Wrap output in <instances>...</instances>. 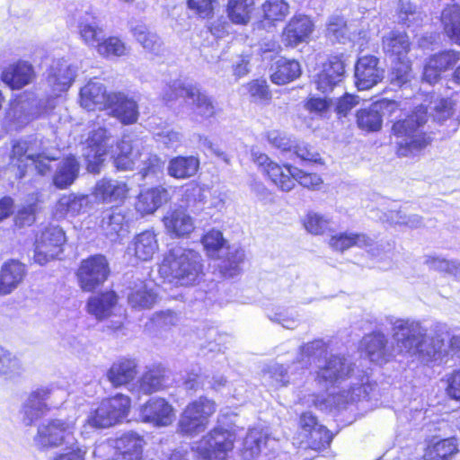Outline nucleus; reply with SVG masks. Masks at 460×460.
<instances>
[{
	"label": "nucleus",
	"instance_id": "f257e3e1",
	"mask_svg": "<svg viewBox=\"0 0 460 460\" xmlns=\"http://www.w3.org/2000/svg\"><path fill=\"white\" fill-rule=\"evenodd\" d=\"M388 321L394 345L390 344L386 335L379 331L366 335L361 341L372 362L385 363L395 354L417 358L425 364L439 358L442 341L429 338L427 330L419 322L394 317Z\"/></svg>",
	"mask_w": 460,
	"mask_h": 460
},
{
	"label": "nucleus",
	"instance_id": "f03ea898",
	"mask_svg": "<svg viewBox=\"0 0 460 460\" xmlns=\"http://www.w3.org/2000/svg\"><path fill=\"white\" fill-rule=\"evenodd\" d=\"M314 381L320 388L341 386V391L332 395V401L337 406L366 399L372 385L367 374H354L353 363L344 356L333 355L318 366Z\"/></svg>",
	"mask_w": 460,
	"mask_h": 460
},
{
	"label": "nucleus",
	"instance_id": "7ed1b4c3",
	"mask_svg": "<svg viewBox=\"0 0 460 460\" xmlns=\"http://www.w3.org/2000/svg\"><path fill=\"white\" fill-rule=\"evenodd\" d=\"M202 261L198 252L176 246L165 254L159 267V273L175 285L192 286L202 279Z\"/></svg>",
	"mask_w": 460,
	"mask_h": 460
},
{
	"label": "nucleus",
	"instance_id": "20e7f679",
	"mask_svg": "<svg viewBox=\"0 0 460 460\" xmlns=\"http://www.w3.org/2000/svg\"><path fill=\"white\" fill-rule=\"evenodd\" d=\"M427 120L428 110L421 105L405 119L394 123L392 132L399 156H415L429 145L430 138L424 131Z\"/></svg>",
	"mask_w": 460,
	"mask_h": 460
},
{
	"label": "nucleus",
	"instance_id": "39448f33",
	"mask_svg": "<svg viewBox=\"0 0 460 460\" xmlns=\"http://www.w3.org/2000/svg\"><path fill=\"white\" fill-rule=\"evenodd\" d=\"M78 67L65 58L52 61L46 78L51 94L46 100L31 102V118L39 117L48 113L56 107V99L62 93L66 92L77 75Z\"/></svg>",
	"mask_w": 460,
	"mask_h": 460
},
{
	"label": "nucleus",
	"instance_id": "423d86ee",
	"mask_svg": "<svg viewBox=\"0 0 460 460\" xmlns=\"http://www.w3.org/2000/svg\"><path fill=\"white\" fill-rule=\"evenodd\" d=\"M130 405V398L121 394L103 400L87 417L82 433H89L88 429H106L121 422L128 417Z\"/></svg>",
	"mask_w": 460,
	"mask_h": 460
},
{
	"label": "nucleus",
	"instance_id": "0eeeda50",
	"mask_svg": "<svg viewBox=\"0 0 460 460\" xmlns=\"http://www.w3.org/2000/svg\"><path fill=\"white\" fill-rule=\"evenodd\" d=\"M118 154L114 158V164L118 170L127 171L138 169L142 178L156 175L164 168V162L155 155L148 153L140 154L134 150L128 140L122 139L117 146Z\"/></svg>",
	"mask_w": 460,
	"mask_h": 460
},
{
	"label": "nucleus",
	"instance_id": "6e6552de",
	"mask_svg": "<svg viewBox=\"0 0 460 460\" xmlns=\"http://www.w3.org/2000/svg\"><path fill=\"white\" fill-rule=\"evenodd\" d=\"M216 411V402L205 396L189 402L181 413L178 431L189 437L204 432Z\"/></svg>",
	"mask_w": 460,
	"mask_h": 460
},
{
	"label": "nucleus",
	"instance_id": "1a4fd4ad",
	"mask_svg": "<svg viewBox=\"0 0 460 460\" xmlns=\"http://www.w3.org/2000/svg\"><path fill=\"white\" fill-rule=\"evenodd\" d=\"M144 440L134 432H128L115 439L96 446L93 454L107 460H137L141 457Z\"/></svg>",
	"mask_w": 460,
	"mask_h": 460
},
{
	"label": "nucleus",
	"instance_id": "9d476101",
	"mask_svg": "<svg viewBox=\"0 0 460 460\" xmlns=\"http://www.w3.org/2000/svg\"><path fill=\"white\" fill-rule=\"evenodd\" d=\"M75 429V419L54 420L39 429L35 442L42 447L65 446L73 448L77 443L74 436Z\"/></svg>",
	"mask_w": 460,
	"mask_h": 460
},
{
	"label": "nucleus",
	"instance_id": "9b49d317",
	"mask_svg": "<svg viewBox=\"0 0 460 460\" xmlns=\"http://www.w3.org/2000/svg\"><path fill=\"white\" fill-rule=\"evenodd\" d=\"M234 435L227 429L215 428L204 436L197 452L204 460H224L234 447Z\"/></svg>",
	"mask_w": 460,
	"mask_h": 460
},
{
	"label": "nucleus",
	"instance_id": "f8f14e48",
	"mask_svg": "<svg viewBox=\"0 0 460 460\" xmlns=\"http://www.w3.org/2000/svg\"><path fill=\"white\" fill-rule=\"evenodd\" d=\"M66 243L65 232L57 226L45 227L36 234L34 260L40 265H44L49 261L58 256L62 252V246Z\"/></svg>",
	"mask_w": 460,
	"mask_h": 460
},
{
	"label": "nucleus",
	"instance_id": "ddd939ff",
	"mask_svg": "<svg viewBox=\"0 0 460 460\" xmlns=\"http://www.w3.org/2000/svg\"><path fill=\"white\" fill-rule=\"evenodd\" d=\"M115 139L106 128H99L89 135L84 155L87 162L89 172L99 173L104 161V156L113 146Z\"/></svg>",
	"mask_w": 460,
	"mask_h": 460
},
{
	"label": "nucleus",
	"instance_id": "4468645a",
	"mask_svg": "<svg viewBox=\"0 0 460 460\" xmlns=\"http://www.w3.org/2000/svg\"><path fill=\"white\" fill-rule=\"evenodd\" d=\"M109 272L108 261L104 256H91L84 260L78 269L79 285L84 291H93L106 280Z\"/></svg>",
	"mask_w": 460,
	"mask_h": 460
},
{
	"label": "nucleus",
	"instance_id": "2eb2a0df",
	"mask_svg": "<svg viewBox=\"0 0 460 460\" xmlns=\"http://www.w3.org/2000/svg\"><path fill=\"white\" fill-rule=\"evenodd\" d=\"M399 109L395 101L383 99L368 108L361 109L357 112V124L359 128L370 131H378L382 127L383 117L392 115Z\"/></svg>",
	"mask_w": 460,
	"mask_h": 460
},
{
	"label": "nucleus",
	"instance_id": "dca6fc26",
	"mask_svg": "<svg viewBox=\"0 0 460 460\" xmlns=\"http://www.w3.org/2000/svg\"><path fill=\"white\" fill-rule=\"evenodd\" d=\"M140 418L144 422L155 427H166L173 422L175 410L165 399L154 397L141 407Z\"/></svg>",
	"mask_w": 460,
	"mask_h": 460
},
{
	"label": "nucleus",
	"instance_id": "f3484780",
	"mask_svg": "<svg viewBox=\"0 0 460 460\" xmlns=\"http://www.w3.org/2000/svg\"><path fill=\"white\" fill-rule=\"evenodd\" d=\"M105 110L125 125L136 123L139 115L137 102L122 92L110 93Z\"/></svg>",
	"mask_w": 460,
	"mask_h": 460
},
{
	"label": "nucleus",
	"instance_id": "a211bd4d",
	"mask_svg": "<svg viewBox=\"0 0 460 460\" xmlns=\"http://www.w3.org/2000/svg\"><path fill=\"white\" fill-rule=\"evenodd\" d=\"M356 86L358 90H367L384 78V70L378 66V59L374 56L359 58L355 66Z\"/></svg>",
	"mask_w": 460,
	"mask_h": 460
},
{
	"label": "nucleus",
	"instance_id": "6ab92c4d",
	"mask_svg": "<svg viewBox=\"0 0 460 460\" xmlns=\"http://www.w3.org/2000/svg\"><path fill=\"white\" fill-rule=\"evenodd\" d=\"M170 199L169 189L164 186L149 188L138 194L135 208L141 216L151 215Z\"/></svg>",
	"mask_w": 460,
	"mask_h": 460
},
{
	"label": "nucleus",
	"instance_id": "aec40b11",
	"mask_svg": "<svg viewBox=\"0 0 460 460\" xmlns=\"http://www.w3.org/2000/svg\"><path fill=\"white\" fill-rule=\"evenodd\" d=\"M459 59V54L454 50H447L431 56L424 66L423 80L430 84H435L439 79L440 75L456 65Z\"/></svg>",
	"mask_w": 460,
	"mask_h": 460
},
{
	"label": "nucleus",
	"instance_id": "412c9836",
	"mask_svg": "<svg viewBox=\"0 0 460 460\" xmlns=\"http://www.w3.org/2000/svg\"><path fill=\"white\" fill-rule=\"evenodd\" d=\"M163 222L166 233L172 237H187L195 228L193 218L182 208L168 211Z\"/></svg>",
	"mask_w": 460,
	"mask_h": 460
},
{
	"label": "nucleus",
	"instance_id": "4be33fe9",
	"mask_svg": "<svg viewBox=\"0 0 460 460\" xmlns=\"http://www.w3.org/2000/svg\"><path fill=\"white\" fill-rule=\"evenodd\" d=\"M109 97L105 85L97 80H90L80 91L81 106L88 111L105 110Z\"/></svg>",
	"mask_w": 460,
	"mask_h": 460
},
{
	"label": "nucleus",
	"instance_id": "5701e85b",
	"mask_svg": "<svg viewBox=\"0 0 460 460\" xmlns=\"http://www.w3.org/2000/svg\"><path fill=\"white\" fill-rule=\"evenodd\" d=\"M314 23L306 15H295L287 24L284 32V41L292 47L305 42L314 31Z\"/></svg>",
	"mask_w": 460,
	"mask_h": 460
},
{
	"label": "nucleus",
	"instance_id": "b1692460",
	"mask_svg": "<svg viewBox=\"0 0 460 460\" xmlns=\"http://www.w3.org/2000/svg\"><path fill=\"white\" fill-rule=\"evenodd\" d=\"M128 190L124 181L102 178L96 182L93 195L99 201L111 203L125 199Z\"/></svg>",
	"mask_w": 460,
	"mask_h": 460
},
{
	"label": "nucleus",
	"instance_id": "393cba45",
	"mask_svg": "<svg viewBox=\"0 0 460 460\" xmlns=\"http://www.w3.org/2000/svg\"><path fill=\"white\" fill-rule=\"evenodd\" d=\"M344 72L343 62L336 57L331 58L316 76L314 81L316 89L323 93L332 91L342 81Z\"/></svg>",
	"mask_w": 460,
	"mask_h": 460
},
{
	"label": "nucleus",
	"instance_id": "a878e982",
	"mask_svg": "<svg viewBox=\"0 0 460 460\" xmlns=\"http://www.w3.org/2000/svg\"><path fill=\"white\" fill-rule=\"evenodd\" d=\"M137 373V362L134 358H122L115 361L107 372V378L115 386L131 382Z\"/></svg>",
	"mask_w": 460,
	"mask_h": 460
},
{
	"label": "nucleus",
	"instance_id": "bb28decb",
	"mask_svg": "<svg viewBox=\"0 0 460 460\" xmlns=\"http://www.w3.org/2000/svg\"><path fill=\"white\" fill-rule=\"evenodd\" d=\"M77 29L81 40L89 47L96 49L104 38L102 28L99 25L97 18L92 13H85L80 16Z\"/></svg>",
	"mask_w": 460,
	"mask_h": 460
},
{
	"label": "nucleus",
	"instance_id": "cd10ccee",
	"mask_svg": "<svg viewBox=\"0 0 460 460\" xmlns=\"http://www.w3.org/2000/svg\"><path fill=\"white\" fill-rule=\"evenodd\" d=\"M24 276V266L17 261H8L0 270V296L10 294Z\"/></svg>",
	"mask_w": 460,
	"mask_h": 460
},
{
	"label": "nucleus",
	"instance_id": "c85d7f7f",
	"mask_svg": "<svg viewBox=\"0 0 460 460\" xmlns=\"http://www.w3.org/2000/svg\"><path fill=\"white\" fill-rule=\"evenodd\" d=\"M199 168V160L193 155L175 156L172 158L167 165L169 176L177 180H185L194 176Z\"/></svg>",
	"mask_w": 460,
	"mask_h": 460
},
{
	"label": "nucleus",
	"instance_id": "c756f323",
	"mask_svg": "<svg viewBox=\"0 0 460 460\" xmlns=\"http://www.w3.org/2000/svg\"><path fill=\"white\" fill-rule=\"evenodd\" d=\"M186 102L192 106L194 112L203 118H211L216 113L212 100L197 85H190L185 89Z\"/></svg>",
	"mask_w": 460,
	"mask_h": 460
},
{
	"label": "nucleus",
	"instance_id": "7c9ffc66",
	"mask_svg": "<svg viewBox=\"0 0 460 460\" xmlns=\"http://www.w3.org/2000/svg\"><path fill=\"white\" fill-rule=\"evenodd\" d=\"M411 43L405 32L391 31L383 37V49L385 54L397 60L406 58Z\"/></svg>",
	"mask_w": 460,
	"mask_h": 460
},
{
	"label": "nucleus",
	"instance_id": "2f4dec72",
	"mask_svg": "<svg viewBox=\"0 0 460 460\" xmlns=\"http://www.w3.org/2000/svg\"><path fill=\"white\" fill-rule=\"evenodd\" d=\"M117 304V296L109 291L93 296L87 303V311L98 320L109 317Z\"/></svg>",
	"mask_w": 460,
	"mask_h": 460
},
{
	"label": "nucleus",
	"instance_id": "473e14b6",
	"mask_svg": "<svg viewBox=\"0 0 460 460\" xmlns=\"http://www.w3.org/2000/svg\"><path fill=\"white\" fill-rule=\"evenodd\" d=\"M266 432L259 429H252L247 433L243 441V456L246 460L257 457L263 448L274 443Z\"/></svg>",
	"mask_w": 460,
	"mask_h": 460
},
{
	"label": "nucleus",
	"instance_id": "72a5a7b5",
	"mask_svg": "<svg viewBox=\"0 0 460 460\" xmlns=\"http://www.w3.org/2000/svg\"><path fill=\"white\" fill-rule=\"evenodd\" d=\"M135 256L141 261H149L158 250L156 235L153 231H144L133 240Z\"/></svg>",
	"mask_w": 460,
	"mask_h": 460
},
{
	"label": "nucleus",
	"instance_id": "f704fd0d",
	"mask_svg": "<svg viewBox=\"0 0 460 460\" xmlns=\"http://www.w3.org/2000/svg\"><path fill=\"white\" fill-rule=\"evenodd\" d=\"M157 295L147 284H137L128 295V302L135 309H149L156 302Z\"/></svg>",
	"mask_w": 460,
	"mask_h": 460
},
{
	"label": "nucleus",
	"instance_id": "c9c22d12",
	"mask_svg": "<svg viewBox=\"0 0 460 460\" xmlns=\"http://www.w3.org/2000/svg\"><path fill=\"white\" fill-rule=\"evenodd\" d=\"M88 196L74 193L63 195L56 204L55 215L57 217H64L66 215L79 214L88 205Z\"/></svg>",
	"mask_w": 460,
	"mask_h": 460
},
{
	"label": "nucleus",
	"instance_id": "e433bc0d",
	"mask_svg": "<svg viewBox=\"0 0 460 460\" xmlns=\"http://www.w3.org/2000/svg\"><path fill=\"white\" fill-rule=\"evenodd\" d=\"M373 240L364 234L343 233L333 235L329 240V245L335 251L344 252L353 246L368 247Z\"/></svg>",
	"mask_w": 460,
	"mask_h": 460
},
{
	"label": "nucleus",
	"instance_id": "4c0bfd02",
	"mask_svg": "<svg viewBox=\"0 0 460 460\" xmlns=\"http://www.w3.org/2000/svg\"><path fill=\"white\" fill-rule=\"evenodd\" d=\"M296 167L284 164L283 166L279 164H272L269 168L266 174L269 179L282 191H289L295 187L294 172Z\"/></svg>",
	"mask_w": 460,
	"mask_h": 460
},
{
	"label": "nucleus",
	"instance_id": "58836bf2",
	"mask_svg": "<svg viewBox=\"0 0 460 460\" xmlns=\"http://www.w3.org/2000/svg\"><path fill=\"white\" fill-rule=\"evenodd\" d=\"M2 81L12 89H20L29 83V66L16 62L5 67L1 75Z\"/></svg>",
	"mask_w": 460,
	"mask_h": 460
},
{
	"label": "nucleus",
	"instance_id": "ea45409f",
	"mask_svg": "<svg viewBox=\"0 0 460 460\" xmlns=\"http://www.w3.org/2000/svg\"><path fill=\"white\" fill-rule=\"evenodd\" d=\"M441 22L447 36L455 43L460 44V5L450 4L441 13Z\"/></svg>",
	"mask_w": 460,
	"mask_h": 460
},
{
	"label": "nucleus",
	"instance_id": "a19ab883",
	"mask_svg": "<svg viewBox=\"0 0 460 460\" xmlns=\"http://www.w3.org/2000/svg\"><path fill=\"white\" fill-rule=\"evenodd\" d=\"M244 251L236 246L227 248L225 258L220 259L217 267L220 273L225 278H233L240 271V264L244 261Z\"/></svg>",
	"mask_w": 460,
	"mask_h": 460
},
{
	"label": "nucleus",
	"instance_id": "79ce46f5",
	"mask_svg": "<svg viewBox=\"0 0 460 460\" xmlns=\"http://www.w3.org/2000/svg\"><path fill=\"white\" fill-rule=\"evenodd\" d=\"M164 370L160 367L150 368L146 371L137 381V392L151 394L164 387Z\"/></svg>",
	"mask_w": 460,
	"mask_h": 460
},
{
	"label": "nucleus",
	"instance_id": "37998d69",
	"mask_svg": "<svg viewBox=\"0 0 460 460\" xmlns=\"http://www.w3.org/2000/svg\"><path fill=\"white\" fill-rule=\"evenodd\" d=\"M126 226L127 219L122 209L115 208L103 213L101 227L107 236L112 238L119 235V233L126 231Z\"/></svg>",
	"mask_w": 460,
	"mask_h": 460
},
{
	"label": "nucleus",
	"instance_id": "c03bdc74",
	"mask_svg": "<svg viewBox=\"0 0 460 460\" xmlns=\"http://www.w3.org/2000/svg\"><path fill=\"white\" fill-rule=\"evenodd\" d=\"M300 74L301 68L297 61L281 58L277 61L270 77L274 84H285L297 78Z\"/></svg>",
	"mask_w": 460,
	"mask_h": 460
},
{
	"label": "nucleus",
	"instance_id": "a18cd8bd",
	"mask_svg": "<svg viewBox=\"0 0 460 460\" xmlns=\"http://www.w3.org/2000/svg\"><path fill=\"white\" fill-rule=\"evenodd\" d=\"M79 171V164L75 157L65 158L60 164L54 176V184L64 189L71 185L76 179Z\"/></svg>",
	"mask_w": 460,
	"mask_h": 460
},
{
	"label": "nucleus",
	"instance_id": "49530a36",
	"mask_svg": "<svg viewBox=\"0 0 460 460\" xmlns=\"http://www.w3.org/2000/svg\"><path fill=\"white\" fill-rule=\"evenodd\" d=\"M457 452V445L454 438L439 440L429 447L424 460H451Z\"/></svg>",
	"mask_w": 460,
	"mask_h": 460
},
{
	"label": "nucleus",
	"instance_id": "de8ad7c7",
	"mask_svg": "<svg viewBox=\"0 0 460 460\" xmlns=\"http://www.w3.org/2000/svg\"><path fill=\"white\" fill-rule=\"evenodd\" d=\"M380 219L391 226H405L411 228H417L422 225V218L419 215L407 214L404 209H390L383 213Z\"/></svg>",
	"mask_w": 460,
	"mask_h": 460
},
{
	"label": "nucleus",
	"instance_id": "09e8293b",
	"mask_svg": "<svg viewBox=\"0 0 460 460\" xmlns=\"http://www.w3.org/2000/svg\"><path fill=\"white\" fill-rule=\"evenodd\" d=\"M262 381L275 389L287 386L290 383L287 369L279 363L270 364L263 369Z\"/></svg>",
	"mask_w": 460,
	"mask_h": 460
},
{
	"label": "nucleus",
	"instance_id": "8fccbe9b",
	"mask_svg": "<svg viewBox=\"0 0 460 460\" xmlns=\"http://www.w3.org/2000/svg\"><path fill=\"white\" fill-rule=\"evenodd\" d=\"M137 41L147 51L157 54L162 49V41L156 33L148 30L146 25L139 24L132 29Z\"/></svg>",
	"mask_w": 460,
	"mask_h": 460
},
{
	"label": "nucleus",
	"instance_id": "3c124183",
	"mask_svg": "<svg viewBox=\"0 0 460 460\" xmlns=\"http://www.w3.org/2000/svg\"><path fill=\"white\" fill-rule=\"evenodd\" d=\"M29 144L25 140L16 141L12 146L10 164L20 172V177L26 174L29 162Z\"/></svg>",
	"mask_w": 460,
	"mask_h": 460
},
{
	"label": "nucleus",
	"instance_id": "603ef678",
	"mask_svg": "<svg viewBox=\"0 0 460 460\" xmlns=\"http://www.w3.org/2000/svg\"><path fill=\"white\" fill-rule=\"evenodd\" d=\"M97 52L104 58H115L127 55L125 43L117 37L103 39L96 48Z\"/></svg>",
	"mask_w": 460,
	"mask_h": 460
},
{
	"label": "nucleus",
	"instance_id": "864d4df0",
	"mask_svg": "<svg viewBox=\"0 0 460 460\" xmlns=\"http://www.w3.org/2000/svg\"><path fill=\"white\" fill-rule=\"evenodd\" d=\"M304 437L307 438L309 447L314 450H321L328 447L332 440V435L323 425L312 428L310 432L305 434Z\"/></svg>",
	"mask_w": 460,
	"mask_h": 460
},
{
	"label": "nucleus",
	"instance_id": "5fc2aeb1",
	"mask_svg": "<svg viewBox=\"0 0 460 460\" xmlns=\"http://www.w3.org/2000/svg\"><path fill=\"white\" fill-rule=\"evenodd\" d=\"M262 10L267 20L282 21L289 13V5L285 0H267Z\"/></svg>",
	"mask_w": 460,
	"mask_h": 460
},
{
	"label": "nucleus",
	"instance_id": "6e6d98bb",
	"mask_svg": "<svg viewBox=\"0 0 460 460\" xmlns=\"http://www.w3.org/2000/svg\"><path fill=\"white\" fill-rule=\"evenodd\" d=\"M227 12L234 23L244 24L249 21L250 5L247 0H228Z\"/></svg>",
	"mask_w": 460,
	"mask_h": 460
},
{
	"label": "nucleus",
	"instance_id": "4d7b16f0",
	"mask_svg": "<svg viewBox=\"0 0 460 460\" xmlns=\"http://www.w3.org/2000/svg\"><path fill=\"white\" fill-rule=\"evenodd\" d=\"M303 225L306 231L312 234H323L330 226V220L326 217L315 212L305 215Z\"/></svg>",
	"mask_w": 460,
	"mask_h": 460
},
{
	"label": "nucleus",
	"instance_id": "13d9d810",
	"mask_svg": "<svg viewBox=\"0 0 460 460\" xmlns=\"http://www.w3.org/2000/svg\"><path fill=\"white\" fill-rule=\"evenodd\" d=\"M296 156L302 161L323 164V161L320 154L308 143L295 139L292 150Z\"/></svg>",
	"mask_w": 460,
	"mask_h": 460
},
{
	"label": "nucleus",
	"instance_id": "bf43d9fd",
	"mask_svg": "<svg viewBox=\"0 0 460 460\" xmlns=\"http://www.w3.org/2000/svg\"><path fill=\"white\" fill-rule=\"evenodd\" d=\"M21 364L12 354L0 347V376L13 377L21 372Z\"/></svg>",
	"mask_w": 460,
	"mask_h": 460
},
{
	"label": "nucleus",
	"instance_id": "052dcab7",
	"mask_svg": "<svg viewBox=\"0 0 460 460\" xmlns=\"http://www.w3.org/2000/svg\"><path fill=\"white\" fill-rule=\"evenodd\" d=\"M225 243L222 233L215 229L208 232L202 238V243L209 256L223 253Z\"/></svg>",
	"mask_w": 460,
	"mask_h": 460
},
{
	"label": "nucleus",
	"instance_id": "680f3d73",
	"mask_svg": "<svg viewBox=\"0 0 460 460\" xmlns=\"http://www.w3.org/2000/svg\"><path fill=\"white\" fill-rule=\"evenodd\" d=\"M266 138L273 147H276L282 152H290L295 143V139H292L285 132L278 129H271L266 132Z\"/></svg>",
	"mask_w": 460,
	"mask_h": 460
},
{
	"label": "nucleus",
	"instance_id": "e2e57ef3",
	"mask_svg": "<svg viewBox=\"0 0 460 460\" xmlns=\"http://www.w3.org/2000/svg\"><path fill=\"white\" fill-rule=\"evenodd\" d=\"M390 81L396 86H402L411 78V65L405 58L394 65L389 75Z\"/></svg>",
	"mask_w": 460,
	"mask_h": 460
},
{
	"label": "nucleus",
	"instance_id": "0e129e2a",
	"mask_svg": "<svg viewBox=\"0 0 460 460\" xmlns=\"http://www.w3.org/2000/svg\"><path fill=\"white\" fill-rule=\"evenodd\" d=\"M328 37L334 41L345 42L349 39L345 21L341 17L331 18L327 27Z\"/></svg>",
	"mask_w": 460,
	"mask_h": 460
},
{
	"label": "nucleus",
	"instance_id": "69168bd1",
	"mask_svg": "<svg viewBox=\"0 0 460 460\" xmlns=\"http://www.w3.org/2000/svg\"><path fill=\"white\" fill-rule=\"evenodd\" d=\"M269 318L287 329H294L299 323L298 314L291 309H279L272 314H269Z\"/></svg>",
	"mask_w": 460,
	"mask_h": 460
},
{
	"label": "nucleus",
	"instance_id": "338daca9",
	"mask_svg": "<svg viewBox=\"0 0 460 460\" xmlns=\"http://www.w3.org/2000/svg\"><path fill=\"white\" fill-rule=\"evenodd\" d=\"M325 351V345L323 341H314L301 347V358L298 363L302 368L307 367L311 357L321 356Z\"/></svg>",
	"mask_w": 460,
	"mask_h": 460
},
{
	"label": "nucleus",
	"instance_id": "774afa93",
	"mask_svg": "<svg viewBox=\"0 0 460 460\" xmlns=\"http://www.w3.org/2000/svg\"><path fill=\"white\" fill-rule=\"evenodd\" d=\"M294 172L295 182L309 190H318L323 184V180L317 173L305 172L296 167Z\"/></svg>",
	"mask_w": 460,
	"mask_h": 460
}]
</instances>
